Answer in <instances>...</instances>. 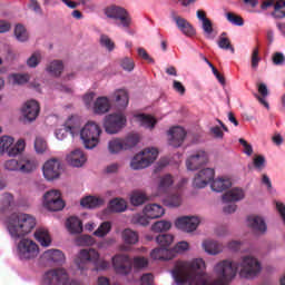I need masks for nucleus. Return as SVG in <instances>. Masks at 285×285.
<instances>
[{"instance_id":"obj_52","label":"nucleus","mask_w":285,"mask_h":285,"mask_svg":"<svg viewBox=\"0 0 285 285\" xmlns=\"http://www.w3.org/2000/svg\"><path fill=\"white\" fill-rule=\"evenodd\" d=\"M262 273V263L255 257H250V277H255Z\"/></svg>"},{"instance_id":"obj_28","label":"nucleus","mask_w":285,"mask_h":285,"mask_svg":"<svg viewBox=\"0 0 285 285\" xmlns=\"http://www.w3.org/2000/svg\"><path fill=\"white\" fill-rule=\"evenodd\" d=\"M67 230L71 235H79L83 233V223L78 217L71 216L67 219Z\"/></svg>"},{"instance_id":"obj_13","label":"nucleus","mask_w":285,"mask_h":285,"mask_svg":"<svg viewBox=\"0 0 285 285\" xmlns=\"http://www.w3.org/2000/svg\"><path fill=\"white\" fill-rule=\"evenodd\" d=\"M208 164V153L198 150L186 160L187 170H199Z\"/></svg>"},{"instance_id":"obj_37","label":"nucleus","mask_w":285,"mask_h":285,"mask_svg":"<svg viewBox=\"0 0 285 285\" xmlns=\"http://www.w3.org/2000/svg\"><path fill=\"white\" fill-rule=\"evenodd\" d=\"M114 95H115L116 104L119 106V108H126L128 106V102H129L128 91H126L125 89H118L115 91Z\"/></svg>"},{"instance_id":"obj_24","label":"nucleus","mask_w":285,"mask_h":285,"mask_svg":"<svg viewBox=\"0 0 285 285\" xmlns=\"http://www.w3.org/2000/svg\"><path fill=\"white\" fill-rule=\"evenodd\" d=\"M37 159L30 158L28 156L20 158V173L24 175H30V173H35L37 170Z\"/></svg>"},{"instance_id":"obj_10","label":"nucleus","mask_w":285,"mask_h":285,"mask_svg":"<svg viewBox=\"0 0 285 285\" xmlns=\"http://www.w3.org/2000/svg\"><path fill=\"white\" fill-rule=\"evenodd\" d=\"M20 259H35L39 255V245L32 239L22 238L18 244Z\"/></svg>"},{"instance_id":"obj_43","label":"nucleus","mask_w":285,"mask_h":285,"mask_svg":"<svg viewBox=\"0 0 285 285\" xmlns=\"http://www.w3.org/2000/svg\"><path fill=\"white\" fill-rule=\"evenodd\" d=\"M122 144L125 146V150H130V148H135V146L139 144V135L129 134L125 139H122Z\"/></svg>"},{"instance_id":"obj_20","label":"nucleus","mask_w":285,"mask_h":285,"mask_svg":"<svg viewBox=\"0 0 285 285\" xmlns=\"http://www.w3.org/2000/svg\"><path fill=\"white\" fill-rule=\"evenodd\" d=\"M257 94H254V97L256 101L266 110H271V105L268 104V95H271V91H268V87L264 82H258L257 85Z\"/></svg>"},{"instance_id":"obj_30","label":"nucleus","mask_w":285,"mask_h":285,"mask_svg":"<svg viewBox=\"0 0 285 285\" xmlns=\"http://www.w3.org/2000/svg\"><path fill=\"white\" fill-rule=\"evenodd\" d=\"M210 186L215 193H224V190H228L233 186V181H230V178L220 177L214 180Z\"/></svg>"},{"instance_id":"obj_39","label":"nucleus","mask_w":285,"mask_h":285,"mask_svg":"<svg viewBox=\"0 0 285 285\" xmlns=\"http://www.w3.org/2000/svg\"><path fill=\"white\" fill-rule=\"evenodd\" d=\"M164 204L168 206V208H179V206H181V194L176 193L167 196L164 199Z\"/></svg>"},{"instance_id":"obj_21","label":"nucleus","mask_w":285,"mask_h":285,"mask_svg":"<svg viewBox=\"0 0 285 285\" xmlns=\"http://www.w3.org/2000/svg\"><path fill=\"white\" fill-rule=\"evenodd\" d=\"M41 259L50 264H63L66 262V255L59 249H48L41 255Z\"/></svg>"},{"instance_id":"obj_63","label":"nucleus","mask_w":285,"mask_h":285,"mask_svg":"<svg viewBox=\"0 0 285 285\" xmlns=\"http://www.w3.org/2000/svg\"><path fill=\"white\" fill-rule=\"evenodd\" d=\"M262 184L263 186H266L268 193H273V183L271 181V178L268 177V175L266 174L262 175Z\"/></svg>"},{"instance_id":"obj_27","label":"nucleus","mask_w":285,"mask_h":285,"mask_svg":"<svg viewBox=\"0 0 285 285\" xmlns=\"http://www.w3.org/2000/svg\"><path fill=\"white\" fill-rule=\"evenodd\" d=\"M35 239L40 243V246L48 248L52 244V237H50V232L48 229L40 227L35 232Z\"/></svg>"},{"instance_id":"obj_45","label":"nucleus","mask_w":285,"mask_h":285,"mask_svg":"<svg viewBox=\"0 0 285 285\" xmlns=\"http://www.w3.org/2000/svg\"><path fill=\"white\" fill-rule=\"evenodd\" d=\"M226 32H223L218 39V47L222 50H230V52H235V48L230 45V39H228Z\"/></svg>"},{"instance_id":"obj_64","label":"nucleus","mask_w":285,"mask_h":285,"mask_svg":"<svg viewBox=\"0 0 285 285\" xmlns=\"http://www.w3.org/2000/svg\"><path fill=\"white\" fill-rule=\"evenodd\" d=\"M188 248H189L188 242L183 240L175 246L174 250L175 253H184L185 250H188Z\"/></svg>"},{"instance_id":"obj_4","label":"nucleus","mask_w":285,"mask_h":285,"mask_svg":"<svg viewBox=\"0 0 285 285\" xmlns=\"http://www.w3.org/2000/svg\"><path fill=\"white\" fill-rule=\"evenodd\" d=\"M104 12L107 19H112V21H116V26H118V28L128 30V28L132 26V18L130 17V13H128V10L122 7L111 4L105 8Z\"/></svg>"},{"instance_id":"obj_33","label":"nucleus","mask_w":285,"mask_h":285,"mask_svg":"<svg viewBox=\"0 0 285 285\" xmlns=\"http://www.w3.org/2000/svg\"><path fill=\"white\" fill-rule=\"evenodd\" d=\"M108 208L110 213H124L128 208V205L122 198H114L109 202Z\"/></svg>"},{"instance_id":"obj_25","label":"nucleus","mask_w":285,"mask_h":285,"mask_svg":"<svg viewBox=\"0 0 285 285\" xmlns=\"http://www.w3.org/2000/svg\"><path fill=\"white\" fill-rule=\"evenodd\" d=\"M175 184V179L173 178V175L167 174L159 178L158 180V193L159 195H166L170 191V188H173V185Z\"/></svg>"},{"instance_id":"obj_61","label":"nucleus","mask_w":285,"mask_h":285,"mask_svg":"<svg viewBox=\"0 0 285 285\" xmlns=\"http://www.w3.org/2000/svg\"><path fill=\"white\" fill-rule=\"evenodd\" d=\"M148 266V259L145 257L134 258V267L136 268H146Z\"/></svg>"},{"instance_id":"obj_16","label":"nucleus","mask_w":285,"mask_h":285,"mask_svg":"<svg viewBox=\"0 0 285 285\" xmlns=\"http://www.w3.org/2000/svg\"><path fill=\"white\" fill-rule=\"evenodd\" d=\"M215 179V169L205 168L202 169L194 178V187L195 188H206L210 181Z\"/></svg>"},{"instance_id":"obj_2","label":"nucleus","mask_w":285,"mask_h":285,"mask_svg":"<svg viewBox=\"0 0 285 285\" xmlns=\"http://www.w3.org/2000/svg\"><path fill=\"white\" fill-rule=\"evenodd\" d=\"M37 226V220L30 214L13 213L9 216L7 228L13 239L26 237Z\"/></svg>"},{"instance_id":"obj_57","label":"nucleus","mask_w":285,"mask_h":285,"mask_svg":"<svg viewBox=\"0 0 285 285\" xmlns=\"http://www.w3.org/2000/svg\"><path fill=\"white\" fill-rule=\"evenodd\" d=\"M150 218H148V216H146V214L144 215H136L132 218L134 224H139L140 226H148V224H150L149 222Z\"/></svg>"},{"instance_id":"obj_40","label":"nucleus","mask_w":285,"mask_h":285,"mask_svg":"<svg viewBox=\"0 0 285 285\" xmlns=\"http://www.w3.org/2000/svg\"><path fill=\"white\" fill-rule=\"evenodd\" d=\"M156 242L161 248L169 250L168 248H170V245L175 242V237L170 234H160L156 237Z\"/></svg>"},{"instance_id":"obj_49","label":"nucleus","mask_w":285,"mask_h":285,"mask_svg":"<svg viewBox=\"0 0 285 285\" xmlns=\"http://www.w3.org/2000/svg\"><path fill=\"white\" fill-rule=\"evenodd\" d=\"M253 166L258 173H262L266 168V158L262 155L254 156Z\"/></svg>"},{"instance_id":"obj_62","label":"nucleus","mask_w":285,"mask_h":285,"mask_svg":"<svg viewBox=\"0 0 285 285\" xmlns=\"http://www.w3.org/2000/svg\"><path fill=\"white\" fill-rule=\"evenodd\" d=\"M141 285H153L155 282V276L150 273L144 274L140 278Z\"/></svg>"},{"instance_id":"obj_32","label":"nucleus","mask_w":285,"mask_h":285,"mask_svg":"<svg viewBox=\"0 0 285 285\" xmlns=\"http://www.w3.org/2000/svg\"><path fill=\"white\" fill-rule=\"evenodd\" d=\"M150 257L151 259L168 261V259H173V252H170V249L168 248L157 247L151 250Z\"/></svg>"},{"instance_id":"obj_44","label":"nucleus","mask_w":285,"mask_h":285,"mask_svg":"<svg viewBox=\"0 0 285 285\" xmlns=\"http://www.w3.org/2000/svg\"><path fill=\"white\" fill-rule=\"evenodd\" d=\"M110 230H112V224L110 222H104L97 230L94 232V235L95 237H106Z\"/></svg>"},{"instance_id":"obj_3","label":"nucleus","mask_w":285,"mask_h":285,"mask_svg":"<svg viewBox=\"0 0 285 285\" xmlns=\"http://www.w3.org/2000/svg\"><path fill=\"white\" fill-rule=\"evenodd\" d=\"M75 264L79 271H86L88 264H94L96 271H106L110 266L107 261H99V252L95 248L81 249L75 259Z\"/></svg>"},{"instance_id":"obj_42","label":"nucleus","mask_w":285,"mask_h":285,"mask_svg":"<svg viewBox=\"0 0 285 285\" xmlns=\"http://www.w3.org/2000/svg\"><path fill=\"white\" fill-rule=\"evenodd\" d=\"M122 239L125 244H137V242H139V234L132 229H125L122 232Z\"/></svg>"},{"instance_id":"obj_6","label":"nucleus","mask_w":285,"mask_h":285,"mask_svg":"<svg viewBox=\"0 0 285 285\" xmlns=\"http://www.w3.org/2000/svg\"><path fill=\"white\" fill-rule=\"evenodd\" d=\"M159 157V150L157 148H146L131 159L130 167L132 170H141L148 168L150 164H154Z\"/></svg>"},{"instance_id":"obj_31","label":"nucleus","mask_w":285,"mask_h":285,"mask_svg":"<svg viewBox=\"0 0 285 285\" xmlns=\"http://www.w3.org/2000/svg\"><path fill=\"white\" fill-rule=\"evenodd\" d=\"M106 200L101 197L87 196L80 200V205L82 208H99V206H104Z\"/></svg>"},{"instance_id":"obj_59","label":"nucleus","mask_w":285,"mask_h":285,"mask_svg":"<svg viewBox=\"0 0 285 285\" xmlns=\"http://www.w3.org/2000/svg\"><path fill=\"white\" fill-rule=\"evenodd\" d=\"M273 63L275 66H284L285 63V56L282 52H275L273 55Z\"/></svg>"},{"instance_id":"obj_36","label":"nucleus","mask_w":285,"mask_h":285,"mask_svg":"<svg viewBox=\"0 0 285 285\" xmlns=\"http://www.w3.org/2000/svg\"><path fill=\"white\" fill-rule=\"evenodd\" d=\"M203 248L208 255H219L222 253V246L215 240L203 242Z\"/></svg>"},{"instance_id":"obj_15","label":"nucleus","mask_w":285,"mask_h":285,"mask_svg":"<svg viewBox=\"0 0 285 285\" xmlns=\"http://www.w3.org/2000/svg\"><path fill=\"white\" fill-rule=\"evenodd\" d=\"M39 112H41V107L37 100H28L22 107L24 121H35L39 117Z\"/></svg>"},{"instance_id":"obj_26","label":"nucleus","mask_w":285,"mask_h":285,"mask_svg":"<svg viewBox=\"0 0 285 285\" xmlns=\"http://www.w3.org/2000/svg\"><path fill=\"white\" fill-rule=\"evenodd\" d=\"M246 197L244 189L242 188H233L223 195V202L228 204L230 202H242Z\"/></svg>"},{"instance_id":"obj_9","label":"nucleus","mask_w":285,"mask_h":285,"mask_svg":"<svg viewBox=\"0 0 285 285\" xmlns=\"http://www.w3.org/2000/svg\"><path fill=\"white\" fill-rule=\"evenodd\" d=\"M43 206L47 210H51L52 213L63 210L66 203L61 199V191L57 189L47 191L43 196Z\"/></svg>"},{"instance_id":"obj_22","label":"nucleus","mask_w":285,"mask_h":285,"mask_svg":"<svg viewBox=\"0 0 285 285\" xmlns=\"http://www.w3.org/2000/svg\"><path fill=\"white\" fill-rule=\"evenodd\" d=\"M166 214V209L159 204H149L144 208V215L149 219H159V217H164Z\"/></svg>"},{"instance_id":"obj_8","label":"nucleus","mask_w":285,"mask_h":285,"mask_svg":"<svg viewBox=\"0 0 285 285\" xmlns=\"http://www.w3.org/2000/svg\"><path fill=\"white\" fill-rule=\"evenodd\" d=\"M126 126V116L124 114H110L105 117L104 128L108 135H117Z\"/></svg>"},{"instance_id":"obj_23","label":"nucleus","mask_w":285,"mask_h":285,"mask_svg":"<svg viewBox=\"0 0 285 285\" xmlns=\"http://www.w3.org/2000/svg\"><path fill=\"white\" fill-rule=\"evenodd\" d=\"M86 155L80 149H76L71 151L69 156H67V161L73 168H81L86 164Z\"/></svg>"},{"instance_id":"obj_29","label":"nucleus","mask_w":285,"mask_h":285,"mask_svg":"<svg viewBox=\"0 0 285 285\" xmlns=\"http://www.w3.org/2000/svg\"><path fill=\"white\" fill-rule=\"evenodd\" d=\"M110 110V100L107 97H99L95 101L94 112L96 115H106Z\"/></svg>"},{"instance_id":"obj_5","label":"nucleus","mask_w":285,"mask_h":285,"mask_svg":"<svg viewBox=\"0 0 285 285\" xmlns=\"http://www.w3.org/2000/svg\"><path fill=\"white\" fill-rule=\"evenodd\" d=\"M101 135V127L95 121H88L80 130V139L83 141L85 148L92 150L99 145V137Z\"/></svg>"},{"instance_id":"obj_1","label":"nucleus","mask_w":285,"mask_h":285,"mask_svg":"<svg viewBox=\"0 0 285 285\" xmlns=\"http://www.w3.org/2000/svg\"><path fill=\"white\" fill-rule=\"evenodd\" d=\"M204 268H206V263L202 258H196L193 262H178L171 271V275L178 285H227L235 279L237 271L240 272V277H250V255L244 256L239 265L230 261L218 263L215 266L218 278L213 283H208L206 275L199 272Z\"/></svg>"},{"instance_id":"obj_34","label":"nucleus","mask_w":285,"mask_h":285,"mask_svg":"<svg viewBox=\"0 0 285 285\" xmlns=\"http://www.w3.org/2000/svg\"><path fill=\"white\" fill-rule=\"evenodd\" d=\"M148 202V196L141 190H134L130 195L131 206H144Z\"/></svg>"},{"instance_id":"obj_56","label":"nucleus","mask_w":285,"mask_h":285,"mask_svg":"<svg viewBox=\"0 0 285 285\" xmlns=\"http://www.w3.org/2000/svg\"><path fill=\"white\" fill-rule=\"evenodd\" d=\"M100 45L104 46V48H107L109 52H112V50H115V42L110 39V37L106 35L100 36Z\"/></svg>"},{"instance_id":"obj_50","label":"nucleus","mask_w":285,"mask_h":285,"mask_svg":"<svg viewBox=\"0 0 285 285\" xmlns=\"http://www.w3.org/2000/svg\"><path fill=\"white\" fill-rule=\"evenodd\" d=\"M35 150L38 155H43L46 150H48V142L41 137H37L35 140Z\"/></svg>"},{"instance_id":"obj_11","label":"nucleus","mask_w":285,"mask_h":285,"mask_svg":"<svg viewBox=\"0 0 285 285\" xmlns=\"http://www.w3.org/2000/svg\"><path fill=\"white\" fill-rule=\"evenodd\" d=\"M43 177L48 181H53V179H59L61 176V161L57 158L49 159L45 163L42 167Z\"/></svg>"},{"instance_id":"obj_7","label":"nucleus","mask_w":285,"mask_h":285,"mask_svg":"<svg viewBox=\"0 0 285 285\" xmlns=\"http://www.w3.org/2000/svg\"><path fill=\"white\" fill-rule=\"evenodd\" d=\"M26 150V140L19 139L14 145V138L10 136L0 137V155L8 153L9 157H17Z\"/></svg>"},{"instance_id":"obj_19","label":"nucleus","mask_w":285,"mask_h":285,"mask_svg":"<svg viewBox=\"0 0 285 285\" xmlns=\"http://www.w3.org/2000/svg\"><path fill=\"white\" fill-rule=\"evenodd\" d=\"M169 136V146L173 148H179L184 140L186 139V129L183 127H173L168 131Z\"/></svg>"},{"instance_id":"obj_58","label":"nucleus","mask_w":285,"mask_h":285,"mask_svg":"<svg viewBox=\"0 0 285 285\" xmlns=\"http://www.w3.org/2000/svg\"><path fill=\"white\" fill-rule=\"evenodd\" d=\"M29 8L36 12V14H43V9L38 0H30Z\"/></svg>"},{"instance_id":"obj_48","label":"nucleus","mask_w":285,"mask_h":285,"mask_svg":"<svg viewBox=\"0 0 285 285\" xmlns=\"http://www.w3.org/2000/svg\"><path fill=\"white\" fill-rule=\"evenodd\" d=\"M171 226L173 224L168 220H159L151 226V230L154 233H164V230H170Z\"/></svg>"},{"instance_id":"obj_55","label":"nucleus","mask_w":285,"mask_h":285,"mask_svg":"<svg viewBox=\"0 0 285 285\" xmlns=\"http://www.w3.org/2000/svg\"><path fill=\"white\" fill-rule=\"evenodd\" d=\"M6 170L10 171H18L20 173V158L17 159H10L4 163Z\"/></svg>"},{"instance_id":"obj_41","label":"nucleus","mask_w":285,"mask_h":285,"mask_svg":"<svg viewBox=\"0 0 285 285\" xmlns=\"http://www.w3.org/2000/svg\"><path fill=\"white\" fill-rule=\"evenodd\" d=\"M108 149L111 155H117V153L126 150V147L124 146V140L121 138H116L109 141Z\"/></svg>"},{"instance_id":"obj_35","label":"nucleus","mask_w":285,"mask_h":285,"mask_svg":"<svg viewBox=\"0 0 285 285\" xmlns=\"http://www.w3.org/2000/svg\"><path fill=\"white\" fill-rule=\"evenodd\" d=\"M47 72L51 75V77H61V72H63V62L61 60H53L47 66Z\"/></svg>"},{"instance_id":"obj_17","label":"nucleus","mask_w":285,"mask_h":285,"mask_svg":"<svg viewBox=\"0 0 285 285\" xmlns=\"http://www.w3.org/2000/svg\"><path fill=\"white\" fill-rule=\"evenodd\" d=\"M175 226L179 230H184V233H193L199 226V218L195 216H183L175 222Z\"/></svg>"},{"instance_id":"obj_60","label":"nucleus","mask_w":285,"mask_h":285,"mask_svg":"<svg viewBox=\"0 0 285 285\" xmlns=\"http://www.w3.org/2000/svg\"><path fill=\"white\" fill-rule=\"evenodd\" d=\"M203 30L205 35H207V37H210V35H213V22L210 21V19L207 18L203 21Z\"/></svg>"},{"instance_id":"obj_12","label":"nucleus","mask_w":285,"mask_h":285,"mask_svg":"<svg viewBox=\"0 0 285 285\" xmlns=\"http://www.w3.org/2000/svg\"><path fill=\"white\" fill-rule=\"evenodd\" d=\"M250 229L257 237H264L268 233V223L263 215L253 214L250 216Z\"/></svg>"},{"instance_id":"obj_46","label":"nucleus","mask_w":285,"mask_h":285,"mask_svg":"<svg viewBox=\"0 0 285 285\" xmlns=\"http://www.w3.org/2000/svg\"><path fill=\"white\" fill-rule=\"evenodd\" d=\"M14 37L21 42L28 40V30H26V27L23 24L21 23L16 24Z\"/></svg>"},{"instance_id":"obj_54","label":"nucleus","mask_w":285,"mask_h":285,"mask_svg":"<svg viewBox=\"0 0 285 285\" xmlns=\"http://www.w3.org/2000/svg\"><path fill=\"white\" fill-rule=\"evenodd\" d=\"M40 62H41V52L36 51L31 55L30 58H28L27 66H29V68H37Z\"/></svg>"},{"instance_id":"obj_51","label":"nucleus","mask_w":285,"mask_h":285,"mask_svg":"<svg viewBox=\"0 0 285 285\" xmlns=\"http://www.w3.org/2000/svg\"><path fill=\"white\" fill-rule=\"evenodd\" d=\"M226 19L233 26H238V27L244 26V18H242V16L235 14L234 12H227Z\"/></svg>"},{"instance_id":"obj_18","label":"nucleus","mask_w":285,"mask_h":285,"mask_svg":"<svg viewBox=\"0 0 285 285\" xmlns=\"http://www.w3.org/2000/svg\"><path fill=\"white\" fill-rule=\"evenodd\" d=\"M170 17L183 35H186V37H193L195 35V28H193V24H190V22H188V20L185 18L179 17L177 11L171 10Z\"/></svg>"},{"instance_id":"obj_14","label":"nucleus","mask_w":285,"mask_h":285,"mask_svg":"<svg viewBox=\"0 0 285 285\" xmlns=\"http://www.w3.org/2000/svg\"><path fill=\"white\" fill-rule=\"evenodd\" d=\"M112 264L118 275H129V273L132 271V262L128 255L114 256Z\"/></svg>"},{"instance_id":"obj_47","label":"nucleus","mask_w":285,"mask_h":285,"mask_svg":"<svg viewBox=\"0 0 285 285\" xmlns=\"http://www.w3.org/2000/svg\"><path fill=\"white\" fill-rule=\"evenodd\" d=\"M138 119L140 120L141 126L145 128L153 129L157 124V120L154 117L144 114L139 115Z\"/></svg>"},{"instance_id":"obj_53","label":"nucleus","mask_w":285,"mask_h":285,"mask_svg":"<svg viewBox=\"0 0 285 285\" xmlns=\"http://www.w3.org/2000/svg\"><path fill=\"white\" fill-rule=\"evenodd\" d=\"M120 66L122 70L132 72L135 70V60H132V58L125 57L120 60Z\"/></svg>"},{"instance_id":"obj_38","label":"nucleus","mask_w":285,"mask_h":285,"mask_svg":"<svg viewBox=\"0 0 285 285\" xmlns=\"http://www.w3.org/2000/svg\"><path fill=\"white\" fill-rule=\"evenodd\" d=\"M9 81L12 86H23L30 81V76L28 73H12L9 76Z\"/></svg>"}]
</instances>
